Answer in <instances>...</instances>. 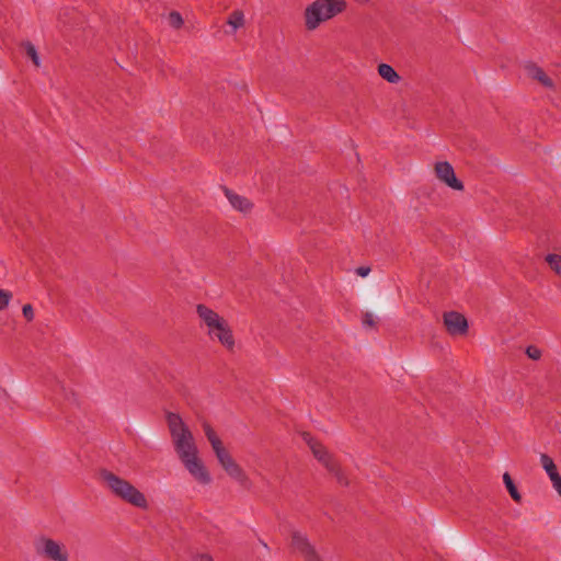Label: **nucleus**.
Instances as JSON below:
<instances>
[{
    "instance_id": "f257e3e1",
    "label": "nucleus",
    "mask_w": 561,
    "mask_h": 561,
    "mask_svg": "<svg viewBox=\"0 0 561 561\" xmlns=\"http://www.w3.org/2000/svg\"><path fill=\"white\" fill-rule=\"evenodd\" d=\"M99 474L104 486L115 497H118L122 501L139 508H146L148 506L146 496L129 481L121 478L107 469L100 470Z\"/></svg>"
},
{
    "instance_id": "f03ea898",
    "label": "nucleus",
    "mask_w": 561,
    "mask_h": 561,
    "mask_svg": "<svg viewBox=\"0 0 561 561\" xmlns=\"http://www.w3.org/2000/svg\"><path fill=\"white\" fill-rule=\"evenodd\" d=\"M167 422L172 437L174 449L181 461L198 455L192 432L182 417L173 412L167 414Z\"/></svg>"
},
{
    "instance_id": "7ed1b4c3",
    "label": "nucleus",
    "mask_w": 561,
    "mask_h": 561,
    "mask_svg": "<svg viewBox=\"0 0 561 561\" xmlns=\"http://www.w3.org/2000/svg\"><path fill=\"white\" fill-rule=\"evenodd\" d=\"M346 7L345 0H314L305 9V27L314 31L322 23L343 13Z\"/></svg>"
},
{
    "instance_id": "20e7f679",
    "label": "nucleus",
    "mask_w": 561,
    "mask_h": 561,
    "mask_svg": "<svg viewBox=\"0 0 561 561\" xmlns=\"http://www.w3.org/2000/svg\"><path fill=\"white\" fill-rule=\"evenodd\" d=\"M304 439L310 447L313 456L331 472L335 476L337 482L343 485H347L348 481L339 465L328 453L325 447L317 442L309 433H304Z\"/></svg>"
},
{
    "instance_id": "39448f33",
    "label": "nucleus",
    "mask_w": 561,
    "mask_h": 561,
    "mask_svg": "<svg viewBox=\"0 0 561 561\" xmlns=\"http://www.w3.org/2000/svg\"><path fill=\"white\" fill-rule=\"evenodd\" d=\"M290 546L295 551L300 553L306 561H323L307 535L299 530L291 531Z\"/></svg>"
},
{
    "instance_id": "423d86ee",
    "label": "nucleus",
    "mask_w": 561,
    "mask_h": 561,
    "mask_svg": "<svg viewBox=\"0 0 561 561\" xmlns=\"http://www.w3.org/2000/svg\"><path fill=\"white\" fill-rule=\"evenodd\" d=\"M37 554L46 557L51 561H68V552L60 543L50 538H39L35 541Z\"/></svg>"
},
{
    "instance_id": "0eeeda50",
    "label": "nucleus",
    "mask_w": 561,
    "mask_h": 561,
    "mask_svg": "<svg viewBox=\"0 0 561 561\" xmlns=\"http://www.w3.org/2000/svg\"><path fill=\"white\" fill-rule=\"evenodd\" d=\"M436 178L455 191H463V183L457 179L453 165L447 161L436 162L434 165Z\"/></svg>"
},
{
    "instance_id": "6e6552de",
    "label": "nucleus",
    "mask_w": 561,
    "mask_h": 561,
    "mask_svg": "<svg viewBox=\"0 0 561 561\" xmlns=\"http://www.w3.org/2000/svg\"><path fill=\"white\" fill-rule=\"evenodd\" d=\"M444 324L448 333L451 335H463L468 331L467 319L456 311L444 313Z\"/></svg>"
},
{
    "instance_id": "1a4fd4ad",
    "label": "nucleus",
    "mask_w": 561,
    "mask_h": 561,
    "mask_svg": "<svg viewBox=\"0 0 561 561\" xmlns=\"http://www.w3.org/2000/svg\"><path fill=\"white\" fill-rule=\"evenodd\" d=\"M182 463L197 482L202 484L210 483V474L207 471L203 461L198 458V455L193 458L185 459L184 461H182Z\"/></svg>"
},
{
    "instance_id": "9d476101",
    "label": "nucleus",
    "mask_w": 561,
    "mask_h": 561,
    "mask_svg": "<svg viewBox=\"0 0 561 561\" xmlns=\"http://www.w3.org/2000/svg\"><path fill=\"white\" fill-rule=\"evenodd\" d=\"M196 312L201 320L208 328L209 335H213L216 332V328L221 323L222 320H225L217 312L205 305H197Z\"/></svg>"
},
{
    "instance_id": "9b49d317",
    "label": "nucleus",
    "mask_w": 561,
    "mask_h": 561,
    "mask_svg": "<svg viewBox=\"0 0 561 561\" xmlns=\"http://www.w3.org/2000/svg\"><path fill=\"white\" fill-rule=\"evenodd\" d=\"M224 192L229 203L234 209L241 213H249L252 209L253 205L247 197L238 195L237 193L232 192L227 187L224 188Z\"/></svg>"
},
{
    "instance_id": "f8f14e48",
    "label": "nucleus",
    "mask_w": 561,
    "mask_h": 561,
    "mask_svg": "<svg viewBox=\"0 0 561 561\" xmlns=\"http://www.w3.org/2000/svg\"><path fill=\"white\" fill-rule=\"evenodd\" d=\"M210 336L217 337V340L228 350H231L234 346L233 334L226 320L221 321V323L216 328V332Z\"/></svg>"
},
{
    "instance_id": "ddd939ff",
    "label": "nucleus",
    "mask_w": 561,
    "mask_h": 561,
    "mask_svg": "<svg viewBox=\"0 0 561 561\" xmlns=\"http://www.w3.org/2000/svg\"><path fill=\"white\" fill-rule=\"evenodd\" d=\"M525 68H526L527 75L530 78L539 81L546 88H550V89L553 88L552 80L546 75V72L540 67H538L535 64H528V65H526Z\"/></svg>"
},
{
    "instance_id": "4468645a",
    "label": "nucleus",
    "mask_w": 561,
    "mask_h": 561,
    "mask_svg": "<svg viewBox=\"0 0 561 561\" xmlns=\"http://www.w3.org/2000/svg\"><path fill=\"white\" fill-rule=\"evenodd\" d=\"M229 477L238 481L241 485L245 486L249 482V478L243 469L233 460L224 468Z\"/></svg>"
},
{
    "instance_id": "2eb2a0df",
    "label": "nucleus",
    "mask_w": 561,
    "mask_h": 561,
    "mask_svg": "<svg viewBox=\"0 0 561 561\" xmlns=\"http://www.w3.org/2000/svg\"><path fill=\"white\" fill-rule=\"evenodd\" d=\"M229 477L238 481L241 485L245 486L249 482V478L243 469L233 460L224 468Z\"/></svg>"
},
{
    "instance_id": "dca6fc26",
    "label": "nucleus",
    "mask_w": 561,
    "mask_h": 561,
    "mask_svg": "<svg viewBox=\"0 0 561 561\" xmlns=\"http://www.w3.org/2000/svg\"><path fill=\"white\" fill-rule=\"evenodd\" d=\"M379 76L390 83H397L400 80L398 72L388 64H380L378 66Z\"/></svg>"
},
{
    "instance_id": "f3484780",
    "label": "nucleus",
    "mask_w": 561,
    "mask_h": 561,
    "mask_svg": "<svg viewBox=\"0 0 561 561\" xmlns=\"http://www.w3.org/2000/svg\"><path fill=\"white\" fill-rule=\"evenodd\" d=\"M203 428L205 432V435L207 439L209 440L213 450L218 449L219 447L224 446L220 438L217 436L216 432L213 430V427L208 423L203 424Z\"/></svg>"
},
{
    "instance_id": "a211bd4d",
    "label": "nucleus",
    "mask_w": 561,
    "mask_h": 561,
    "mask_svg": "<svg viewBox=\"0 0 561 561\" xmlns=\"http://www.w3.org/2000/svg\"><path fill=\"white\" fill-rule=\"evenodd\" d=\"M503 481H504V484L510 493V495L512 496V499L515 501V502H520L522 500V495L520 493L518 492L514 481L512 480L510 473L505 472L503 474Z\"/></svg>"
},
{
    "instance_id": "6ab92c4d",
    "label": "nucleus",
    "mask_w": 561,
    "mask_h": 561,
    "mask_svg": "<svg viewBox=\"0 0 561 561\" xmlns=\"http://www.w3.org/2000/svg\"><path fill=\"white\" fill-rule=\"evenodd\" d=\"M227 23L232 26L233 30H237L244 24V14L240 10H234L230 13Z\"/></svg>"
},
{
    "instance_id": "aec40b11",
    "label": "nucleus",
    "mask_w": 561,
    "mask_h": 561,
    "mask_svg": "<svg viewBox=\"0 0 561 561\" xmlns=\"http://www.w3.org/2000/svg\"><path fill=\"white\" fill-rule=\"evenodd\" d=\"M540 462L549 478L558 472L553 459L549 457L547 454H541Z\"/></svg>"
},
{
    "instance_id": "412c9836",
    "label": "nucleus",
    "mask_w": 561,
    "mask_h": 561,
    "mask_svg": "<svg viewBox=\"0 0 561 561\" xmlns=\"http://www.w3.org/2000/svg\"><path fill=\"white\" fill-rule=\"evenodd\" d=\"M219 463L222 468L228 466L231 461H233V458L231 455L226 450L224 446L219 447L218 449L214 450Z\"/></svg>"
},
{
    "instance_id": "4be33fe9",
    "label": "nucleus",
    "mask_w": 561,
    "mask_h": 561,
    "mask_svg": "<svg viewBox=\"0 0 561 561\" xmlns=\"http://www.w3.org/2000/svg\"><path fill=\"white\" fill-rule=\"evenodd\" d=\"M22 46L25 50V54L32 59L34 65L36 67H38L39 66V57H38L35 46L31 42H25L22 44Z\"/></svg>"
},
{
    "instance_id": "5701e85b",
    "label": "nucleus",
    "mask_w": 561,
    "mask_h": 561,
    "mask_svg": "<svg viewBox=\"0 0 561 561\" xmlns=\"http://www.w3.org/2000/svg\"><path fill=\"white\" fill-rule=\"evenodd\" d=\"M168 23L171 27L179 30L182 27L184 21L182 15L178 11H172L168 15Z\"/></svg>"
},
{
    "instance_id": "b1692460",
    "label": "nucleus",
    "mask_w": 561,
    "mask_h": 561,
    "mask_svg": "<svg viewBox=\"0 0 561 561\" xmlns=\"http://www.w3.org/2000/svg\"><path fill=\"white\" fill-rule=\"evenodd\" d=\"M546 261L557 274L561 275V255L548 254Z\"/></svg>"
},
{
    "instance_id": "393cba45",
    "label": "nucleus",
    "mask_w": 561,
    "mask_h": 561,
    "mask_svg": "<svg viewBox=\"0 0 561 561\" xmlns=\"http://www.w3.org/2000/svg\"><path fill=\"white\" fill-rule=\"evenodd\" d=\"M12 299V294L9 290L0 289V311L4 310Z\"/></svg>"
},
{
    "instance_id": "a878e982",
    "label": "nucleus",
    "mask_w": 561,
    "mask_h": 561,
    "mask_svg": "<svg viewBox=\"0 0 561 561\" xmlns=\"http://www.w3.org/2000/svg\"><path fill=\"white\" fill-rule=\"evenodd\" d=\"M526 355L534 360H538L541 357V351L535 345H529L526 348Z\"/></svg>"
},
{
    "instance_id": "bb28decb",
    "label": "nucleus",
    "mask_w": 561,
    "mask_h": 561,
    "mask_svg": "<svg viewBox=\"0 0 561 561\" xmlns=\"http://www.w3.org/2000/svg\"><path fill=\"white\" fill-rule=\"evenodd\" d=\"M552 485L558 494L561 496V476L557 472L556 474L550 477Z\"/></svg>"
},
{
    "instance_id": "cd10ccee",
    "label": "nucleus",
    "mask_w": 561,
    "mask_h": 561,
    "mask_svg": "<svg viewBox=\"0 0 561 561\" xmlns=\"http://www.w3.org/2000/svg\"><path fill=\"white\" fill-rule=\"evenodd\" d=\"M22 312H23V316L28 321L33 320V318H34V310H33V307L30 304L23 306Z\"/></svg>"
},
{
    "instance_id": "c85d7f7f",
    "label": "nucleus",
    "mask_w": 561,
    "mask_h": 561,
    "mask_svg": "<svg viewBox=\"0 0 561 561\" xmlns=\"http://www.w3.org/2000/svg\"><path fill=\"white\" fill-rule=\"evenodd\" d=\"M363 324L365 327H374L375 325L374 316L369 312H366L363 317Z\"/></svg>"
},
{
    "instance_id": "c756f323",
    "label": "nucleus",
    "mask_w": 561,
    "mask_h": 561,
    "mask_svg": "<svg viewBox=\"0 0 561 561\" xmlns=\"http://www.w3.org/2000/svg\"><path fill=\"white\" fill-rule=\"evenodd\" d=\"M370 273V267L368 266H359L356 268V274L360 277H366Z\"/></svg>"
},
{
    "instance_id": "7c9ffc66",
    "label": "nucleus",
    "mask_w": 561,
    "mask_h": 561,
    "mask_svg": "<svg viewBox=\"0 0 561 561\" xmlns=\"http://www.w3.org/2000/svg\"><path fill=\"white\" fill-rule=\"evenodd\" d=\"M193 561H213V558L207 553H202L194 556Z\"/></svg>"
},
{
    "instance_id": "2f4dec72",
    "label": "nucleus",
    "mask_w": 561,
    "mask_h": 561,
    "mask_svg": "<svg viewBox=\"0 0 561 561\" xmlns=\"http://www.w3.org/2000/svg\"><path fill=\"white\" fill-rule=\"evenodd\" d=\"M2 393H5V391L0 387V396H1Z\"/></svg>"
}]
</instances>
